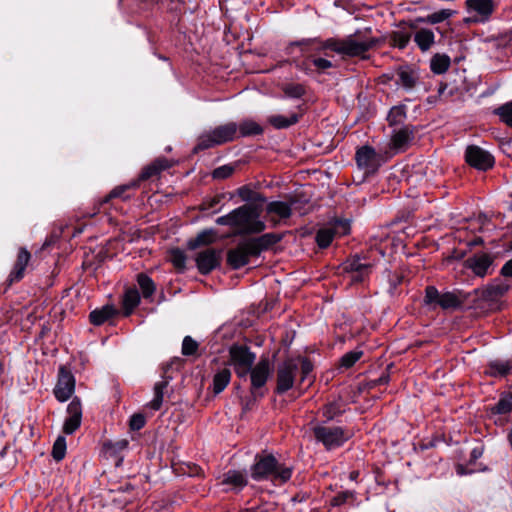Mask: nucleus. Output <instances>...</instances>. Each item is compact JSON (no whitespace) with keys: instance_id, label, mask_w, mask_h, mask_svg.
<instances>
[{"instance_id":"nucleus-28","label":"nucleus","mask_w":512,"mask_h":512,"mask_svg":"<svg viewBox=\"0 0 512 512\" xmlns=\"http://www.w3.org/2000/svg\"><path fill=\"white\" fill-rule=\"evenodd\" d=\"M298 115L295 113L286 117L283 115H272L268 118V122L277 129L287 128L298 122Z\"/></svg>"},{"instance_id":"nucleus-27","label":"nucleus","mask_w":512,"mask_h":512,"mask_svg":"<svg viewBox=\"0 0 512 512\" xmlns=\"http://www.w3.org/2000/svg\"><path fill=\"white\" fill-rule=\"evenodd\" d=\"M414 40L422 51H427L434 43V33L429 29H420Z\"/></svg>"},{"instance_id":"nucleus-32","label":"nucleus","mask_w":512,"mask_h":512,"mask_svg":"<svg viewBox=\"0 0 512 512\" xmlns=\"http://www.w3.org/2000/svg\"><path fill=\"white\" fill-rule=\"evenodd\" d=\"M140 296L137 290L130 289L127 290L124 299H123V307L125 309V315L128 316L132 310L139 304Z\"/></svg>"},{"instance_id":"nucleus-8","label":"nucleus","mask_w":512,"mask_h":512,"mask_svg":"<svg viewBox=\"0 0 512 512\" xmlns=\"http://www.w3.org/2000/svg\"><path fill=\"white\" fill-rule=\"evenodd\" d=\"M465 3L467 12L471 15L468 21L484 22L494 11L493 0H466Z\"/></svg>"},{"instance_id":"nucleus-47","label":"nucleus","mask_w":512,"mask_h":512,"mask_svg":"<svg viewBox=\"0 0 512 512\" xmlns=\"http://www.w3.org/2000/svg\"><path fill=\"white\" fill-rule=\"evenodd\" d=\"M410 41V35L406 32L396 31L392 34V43L394 46L402 49Z\"/></svg>"},{"instance_id":"nucleus-56","label":"nucleus","mask_w":512,"mask_h":512,"mask_svg":"<svg viewBox=\"0 0 512 512\" xmlns=\"http://www.w3.org/2000/svg\"><path fill=\"white\" fill-rule=\"evenodd\" d=\"M145 425V418L141 414H135L130 419V428L132 430H139Z\"/></svg>"},{"instance_id":"nucleus-41","label":"nucleus","mask_w":512,"mask_h":512,"mask_svg":"<svg viewBox=\"0 0 512 512\" xmlns=\"http://www.w3.org/2000/svg\"><path fill=\"white\" fill-rule=\"evenodd\" d=\"M170 260L173 263L174 267L178 270H184L185 269V263H186V256L183 253V251L179 249H173L170 252Z\"/></svg>"},{"instance_id":"nucleus-54","label":"nucleus","mask_w":512,"mask_h":512,"mask_svg":"<svg viewBox=\"0 0 512 512\" xmlns=\"http://www.w3.org/2000/svg\"><path fill=\"white\" fill-rule=\"evenodd\" d=\"M234 169L231 166H221L213 171V177L215 179H225L232 175Z\"/></svg>"},{"instance_id":"nucleus-21","label":"nucleus","mask_w":512,"mask_h":512,"mask_svg":"<svg viewBox=\"0 0 512 512\" xmlns=\"http://www.w3.org/2000/svg\"><path fill=\"white\" fill-rule=\"evenodd\" d=\"M31 258V254L25 249L20 248L17 255V260L15 262L14 268L10 273V281H18L22 279L24 275V270L28 265Z\"/></svg>"},{"instance_id":"nucleus-26","label":"nucleus","mask_w":512,"mask_h":512,"mask_svg":"<svg viewBox=\"0 0 512 512\" xmlns=\"http://www.w3.org/2000/svg\"><path fill=\"white\" fill-rule=\"evenodd\" d=\"M451 64L450 57L446 54H435L430 61V68L435 74L445 73Z\"/></svg>"},{"instance_id":"nucleus-1","label":"nucleus","mask_w":512,"mask_h":512,"mask_svg":"<svg viewBox=\"0 0 512 512\" xmlns=\"http://www.w3.org/2000/svg\"><path fill=\"white\" fill-rule=\"evenodd\" d=\"M260 213V209L254 205H243L217 218L216 223L233 227L238 234L260 233L266 228L265 223L259 219Z\"/></svg>"},{"instance_id":"nucleus-62","label":"nucleus","mask_w":512,"mask_h":512,"mask_svg":"<svg viewBox=\"0 0 512 512\" xmlns=\"http://www.w3.org/2000/svg\"><path fill=\"white\" fill-rule=\"evenodd\" d=\"M482 454V452L480 450H477V449H474L473 452H472V456L473 458H477L479 457L480 455Z\"/></svg>"},{"instance_id":"nucleus-9","label":"nucleus","mask_w":512,"mask_h":512,"mask_svg":"<svg viewBox=\"0 0 512 512\" xmlns=\"http://www.w3.org/2000/svg\"><path fill=\"white\" fill-rule=\"evenodd\" d=\"M314 434L328 448L339 446L348 439V436L339 427H316Z\"/></svg>"},{"instance_id":"nucleus-17","label":"nucleus","mask_w":512,"mask_h":512,"mask_svg":"<svg viewBox=\"0 0 512 512\" xmlns=\"http://www.w3.org/2000/svg\"><path fill=\"white\" fill-rule=\"evenodd\" d=\"M250 378L253 388L262 387L270 375V363L267 358H262L254 368L250 369Z\"/></svg>"},{"instance_id":"nucleus-31","label":"nucleus","mask_w":512,"mask_h":512,"mask_svg":"<svg viewBox=\"0 0 512 512\" xmlns=\"http://www.w3.org/2000/svg\"><path fill=\"white\" fill-rule=\"evenodd\" d=\"M240 136L259 135L263 132L262 127L253 120H244L238 126Z\"/></svg>"},{"instance_id":"nucleus-46","label":"nucleus","mask_w":512,"mask_h":512,"mask_svg":"<svg viewBox=\"0 0 512 512\" xmlns=\"http://www.w3.org/2000/svg\"><path fill=\"white\" fill-rule=\"evenodd\" d=\"M330 227L333 229L335 236H343L350 231V224L346 220H336L334 223L330 224Z\"/></svg>"},{"instance_id":"nucleus-19","label":"nucleus","mask_w":512,"mask_h":512,"mask_svg":"<svg viewBox=\"0 0 512 512\" xmlns=\"http://www.w3.org/2000/svg\"><path fill=\"white\" fill-rule=\"evenodd\" d=\"M250 243V249L254 255L259 256L264 250H267L272 245L281 240V236L275 233H266L257 238L247 239Z\"/></svg>"},{"instance_id":"nucleus-38","label":"nucleus","mask_w":512,"mask_h":512,"mask_svg":"<svg viewBox=\"0 0 512 512\" xmlns=\"http://www.w3.org/2000/svg\"><path fill=\"white\" fill-rule=\"evenodd\" d=\"M138 284L145 298L150 297L155 291V285L153 281L144 274H140L138 276Z\"/></svg>"},{"instance_id":"nucleus-20","label":"nucleus","mask_w":512,"mask_h":512,"mask_svg":"<svg viewBox=\"0 0 512 512\" xmlns=\"http://www.w3.org/2000/svg\"><path fill=\"white\" fill-rule=\"evenodd\" d=\"M372 264L362 262L359 256H355L346 262L345 270L353 273L352 281H361L363 276L371 269Z\"/></svg>"},{"instance_id":"nucleus-15","label":"nucleus","mask_w":512,"mask_h":512,"mask_svg":"<svg viewBox=\"0 0 512 512\" xmlns=\"http://www.w3.org/2000/svg\"><path fill=\"white\" fill-rule=\"evenodd\" d=\"M195 260L200 273L207 274L219 265L220 252L206 249L198 253Z\"/></svg>"},{"instance_id":"nucleus-63","label":"nucleus","mask_w":512,"mask_h":512,"mask_svg":"<svg viewBox=\"0 0 512 512\" xmlns=\"http://www.w3.org/2000/svg\"><path fill=\"white\" fill-rule=\"evenodd\" d=\"M350 477H351V479L357 478L358 477V472H356V471L352 472Z\"/></svg>"},{"instance_id":"nucleus-10","label":"nucleus","mask_w":512,"mask_h":512,"mask_svg":"<svg viewBox=\"0 0 512 512\" xmlns=\"http://www.w3.org/2000/svg\"><path fill=\"white\" fill-rule=\"evenodd\" d=\"M250 249L248 240L241 241L236 248L231 249L227 254V263L233 269H239L248 264L250 257H256Z\"/></svg>"},{"instance_id":"nucleus-14","label":"nucleus","mask_w":512,"mask_h":512,"mask_svg":"<svg viewBox=\"0 0 512 512\" xmlns=\"http://www.w3.org/2000/svg\"><path fill=\"white\" fill-rule=\"evenodd\" d=\"M68 417L63 424V432L65 434L74 433L81 424L82 419V407L78 399H74L67 408Z\"/></svg>"},{"instance_id":"nucleus-53","label":"nucleus","mask_w":512,"mask_h":512,"mask_svg":"<svg viewBox=\"0 0 512 512\" xmlns=\"http://www.w3.org/2000/svg\"><path fill=\"white\" fill-rule=\"evenodd\" d=\"M313 42H314V40H312V39H304L301 41L292 42L287 47V53L292 54L293 48L295 46L300 47L302 52H306L308 50V47L311 46L313 44Z\"/></svg>"},{"instance_id":"nucleus-22","label":"nucleus","mask_w":512,"mask_h":512,"mask_svg":"<svg viewBox=\"0 0 512 512\" xmlns=\"http://www.w3.org/2000/svg\"><path fill=\"white\" fill-rule=\"evenodd\" d=\"M413 139V131L410 127H404L397 131H395L392 135V147L397 150L401 151L407 148V146L410 144L411 140Z\"/></svg>"},{"instance_id":"nucleus-12","label":"nucleus","mask_w":512,"mask_h":512,"mask_svg":"<svg viewBox=\"0 0 512 512\" xmlns=\"http://www.w3.org/2000/svg\"><path fill=\"white\" fill-rule=\"evenodd\" d=\"M75 389L74 376L66 371L63 367L60 368L58 382L54 389L56 398L64 402L70 398Z\"/></svg>"},{"instance_id":"nucleus-37","label":"nucleus","mask_w":512,"mask_h":512,"mask_svg":"<svg viewBox=\"0 0 512 512\" xmlns=\"http://www.w3.org/2000/svg\"><path fill=\"white\" fill-rule=\"evenodd\" d=\"M128 441L126 439H121L116 442H109L104 444L105 454L107 456H116V454L120 451H123L127 448Z\"/></svg>"},{"instance_id":"nucleus-50","label":"nucleus","mask_w":512,"mask_h":512,"mask_svg":"<svg viewBox=\"0 0 512 512\" xmlns=\"http://www.w3.org/2000/svg\"><path fill=\"white\" fill-rule=\"evenodd\" d=\"M343 410V405L340 402L331 403L324 408V415L328 419H332Z\"/></svg>"},{"instance_id":"nucleus-25","label":"nucleus","mask_w":512,"mask_h":512,"mask_svg":"<svg viewBox=\"0 0 512 512\" xmlns=\"http://www.w3.org/2000/svg\"><path fill=\"white\" fill-rule=\"evenodd\" d=\"M116 309L112 305H105L90 313V321L94 325H101L116 314Z\"/></svg>"},{"instance_id":"nucleus-11","label":"nucleus","mask_w":512,"mask_h":512,"mask_svg":"<svg viewBox=\"0 0 512 512\" xmlns=\"http://www.w3.org/2000/svg\"><path fill=\"white\" fill-rule=\"evenodd\" d=\"M466 161L479 170H487L494 164L493 156L478 146L467 147Z\"/></svg>"},{"instance_id":"nucleus-55","label":"nucleus","mask_w":512,"mask_h":512,"mask_svg":"<svg viewBox=\"0 0 512 512\" xmlns=\"http://www.w3.org/2000/svg\"><path fill=\"white\" fill-rule=\"evenodd\" d=\"M311 61L319 72L325 71L332 67L331 61L324 58H312Z\"/></svg>"},{"instance_id":"nucleus-39","label":"nucleus","mask_w":512,"mask_h":512,"mask_svg":"<svg viewBox=\"0 0 512 512\" xmlns=\"http://www.w3.org/2000/svg\"><path fill=\"white\" fill-rule=\"evenodd\" d=\"M502 122L512 128V102L506 103L496 110Z\"/></svg>"},{"instance_id":"nucleus-59","label":"nucleus","mask_w":512,"mask_h":512,"mask_svg":"<svg viewBox=\"0 0 512 512\" xmlns=\"http://www.w3.org/2000/svg\"><path fill=\"white\" fill-rule=\"evenodd\" d=\"M348 497V493H344L342 495H338L332 500L333 505H340L345 502L346 498Z\"/></svg>"},{"instance_id":"nucleus-23","label":"nucleus","mask_w":512,"mask_h":512,"mask_svg":"<svg viewBox=\"0 0 512 512\" xmlns=\"http://www.w3.org/2000/svg\"><path fill=\"white\" fill-rule=\"evenodd\" d=\"M485 373L492 377H505L512 374V361L495 360L488 364Z\"/></svg>"},{"instance_id":"nucleus-4","label":"nucleus","mask_w":512,"mask_h":512,"mask_svg":"<svg viewBox=\"0 0 512 512\" xmlns=\"http://www.w3.org/2000/svg\"><path fill=\"white\" fill-rule=\"evenodd\" d=\"M252 476L255 478L273 477L288 480L292 477V468L279 463L272 454L263 452L255 457Z\"/></svg>"},{"instance_id":"nucleus-44","label":"nucleus","mask_w":512,"mask_h":512,"mask_svg":"<svg viewBox=\"0 0 512 512\" xmlns=\"http://www.w3.org/2000/svg\"><path fill=\"white\" fill-rule=\"evenodd\" d=\"M405 118V110L402 107H393L388 114V121L390 125L401 123Z\"/></svg>"},{"instance_id":"nucleus-64","label":"nucleus","mask_w":512,"mask_h":512,"mask_svg":"<svg viewBox=\"0 0 512 512\" xmlns=\"http://www.w3.org/2000/svg\"><path fill=\"white\" fill-rule=\"evenodd\" d=\"M236 483L239 484L240 487H242L244 482L239 481V482H236Z\"/></svg>"},{"instance_id":"nucleus-58","label":"nucleus","mask_w":512,"mask_h":512,"mask_svg":"<svg viewBox=\"0 0 512 512\" xmlns=\"http://www.w3.org/2000/svg\"><path fill=\"white\" fill-rule=\"evenodd\" d=\"M501 274L505 277H512V259L504 264L501 269Z\"/></svg>"},{"instance_id":"nucleus-24","label":"nucleus","mask_w":512,"mask_h":512,"mask_svg":"<svg viewBox=\"0 0 512 512\" xmlns=\"http://www.w3.org/2000/svg\"><path fill=\"white\" fill-rule=\"evenodd\" d=\"M216 240V232L213 229H207L200 232L195 238L188 241V248L191 250L201 246L212 244Z\"/></svg>"},{"instance_id":"nucleus-61","label":"nucleus","mask_w":512,"mask_h":512,"mask_svg":"<svg viewBox=\"0 0 512 512\" xmlns=\"http://www.w3.org/2000/svg\"><path fill=\"white\" fill-rule=\"evenodd\" d=\"M389 381V377L388 376H381L378 380L376 381H373V385H376V384H386L388 383Z\"/></svg>"},{"instance_id":"nucleus-16","label":"nucleus","mask_w":512,"mask_h":512,"mask_svg":"<svg viewBox=\"0 0 512 512\" xmlns=\"http://www.w3.org/2000/svg\"><path fill=\"white\" fill-rule=\"evenodd\" d=\"M171 166L172 162L168 159L164 157L157 158L142 169L137 181L158 178L162 171L169 169Z\"/></svg>"},{"instance_id":"nucleus-60","label":"nucleus","mask_w":512,"mask_h":512,"mask_svg":"<svg viewBox=\"0 0 512 512\" xmlns=\"http://www.w3.org/2000/svg\"><path fill=\"white\" fill-rule=\"evenodd\" d=\"M227 480H243V475L240 472H233Z\"/></svg>"},{"instance_id":"nucleus-13","label":"nucleus","mask_w":512,"mask_h":512,"mask_svg":"<svg viewBox=\"0 0 512 512\" xmlns=\"http://www.w3.org/2000/svg\"><path fill=\"white\" fill-rule=\"evenodd\" d=\"M356 161L358 167L367 173L376 171L380 165L379 156L370 146H363L357 150Z\"/></svg>"},{"instance_id":"nucleus-6","label":"nucleus","mask_w":512,"mask_h":512,"mask_svg":"<svg viewBox=\"0 0 512 512\" xmlns=\"http://www.w3.org/2000/svg\"><path fill=\"white\" fill-rule=\"evenodd\" d=\"M255 359V354L247 346L234 344L229 348L228 362L239 377L249 374Z\"/></svg>"},{"instance_id":"nucleus-3","label":"nucleus","mask_w":512,"mask_h":512,"mask_svg":"<svg viewBox=\"0 0 512 512\" xmlns=\"http://www.w3.org/2000/svg\"><path fill=\"white\" fill-rule=\"evenodd\" d=\"M373 38H364L359 33L350 35L342 40H328L324 48L348 57L364 56L375 45Z\"/></svg>"},{"instance_id":"nucleus-35","label":"nucleus","mask_w":512,"mask_h":512,"mask_svg":"<svg viewBox=\"0 0 512 512\" xmlns=\"http://www.w3.org/2000/svg\"><path fill=\"white\" fill-rule=\"evenodd\" d=\"M333 229L330 226L323 227L316 234V242L320 248L328 247L334 238Z\"/></svg>"},{"instance_id":"nucleus-5","label":"nucleus","mask_w":512,"mask_h":512,"mask_svg":"<svg viewBox=\"0 0 512 512\" xmlns=\"http://www.w3.org/2000/svg\"><path fill=\"white\" fill-rule=\"evenodd\" d=\"M238 126L234 122H229L215 127L209 132H205L198 138V143L194 151L209 149L211 147L224 144L236 138Z\"/></svg>"},{"instance_id":"nucleus-36","label":"nucleus","mask_w":512,"mask_h":512,"mask_svg":"<svg viewBox=\"0 0 512 512\" xmlns=\"http://www.w3.org/2000/svg\"><path fill=\"white\" fill-rule=\"evenodd\" d=\"M437 304L443 309H453L459 307L461 305V301L454 293L447 292L441 294Z\"/></svg>"},{"instance_id":"nucleus-43","label":"nucleus","mask_w":512,"mask_h":512,"mask_svg":"<svg viewBox=\"0 0 512 512\" xmlns=\"http://www.w3.org/2000/svg\"><path fill=\"white\" fill-rule=\"evenodd\" d=\"M198 350V343L191 336H186L182 343V354L185 356H192Z\"/></svg>"},{"instance_id":"nucleus-51","label":"nucleus","mask_w":512,"mask_h":512,"mask_svg":"<svg viewBox=\"0 0 512 512\" xmlns=\"http://www.w3.org/2000/svg\"><path fill=\"white\" fill-rule=\"evenodd\" d=\"M399 84L405 88H412L415 84V78L411 73L406 70H401L399 72Z\"/></svg>"},{"instance_id":"nucleus-42","label":"nucleus","mask_w":512,"mask_h":512,"mask_svg":"<svg viewBox=\"0 0 512 512\" xmlns=\"http://www.w3.org/2000/svg\"><path fill=\"white\" fill-rule=\"evenodd\" d=\"M453 15V11L450 9H443L428 15L425 19L426 22L436 24L442 22Z\"/></svg>"},{"instance_id":"nucleus-45","label":"nucleus","mask_w":512,"mask_h":512,"mask_svg":"<svg viewBox=\"0 0 512 512\" xmlns=\"http://www.w3.org/2000/svg\"><path fill=\"white\" fill-rule=\"evenodd\" d=\"M362 355H363L362 351H351V352L346 353L341 358V366L350 368L361 358Z\"/></svg>"},{"instance_id":"nucleus-48","label":"nucleus","mask_w":512,"mask_h":512,"mask_svg":"<svg viewBox=\"0 0 512 512\" xmlns=\"http://www.w3.org/2000/svg\"><path fill=\"white\" fill-rule=\"evenodd\" d=\"M138 181L131 183L130 185H122L114 188L103 200L102 203L108 202L112 198L122 197L124 192L130 187H137Z\"/></svg>"},{"instance_id":"nucleus-34","label":"nucleus","mask_w":512,"mask_h":512,"mask_svg":"<svg viewBox=\"0 0 512 512\" xmlns=\"http://www.w3.org/2000/svg\"><path fill=\"white\" fill-rule=\"evenodd\" d=\"M167 381L157 382L154 386V398L149 403V407L153 410H159L163 402V391L167 387Z\"/></svg>"},{"instance_id":"nucleus-29","label":"nucleus","mask_w":512,"mask_h":512,"mask_svg":"<svg viewBox=\"0 0 512 512\" xmlns=\"http://www.w3.org/2000/svg\"><path fill=\"white\" fill-rule=\"evenodd\" d=\"M231 372L229 369L224 368L215 374L213 379V391L218 394L222 392L230 382Z\"/></svg>"},{"instance_id":"nucleus-57","label":"nucleus","mask_w":512,"mask_h":512,"mask_svg":"<svg viewBox=\"0 0 512 512\" xmlns=\"http://www.w3.org/2000/svg\"><path fill=\"white\" fill-rule=\"evenodd\" d=\"M187 470L188 471L185 473L187 474L188 477H206L204 471L196 465H187Z\"/></svg>"},{"instance_id":"nucleus-7","label":"nucleus","mask_w":512,"mask_h":512,"mask_svg":"<svg viewBox=\"0 0 512 512\" xmlns=\"http://www.w3.org/2000/svg\"><path fill=\"white\" fill-rule=\"evenodd\" d=\"M495 256L487 252H478L468 257L464 266L472 271L477 277H485L493 270Z\"/></svg>"},{"instance_id":"nucleus-49","label":"nucleus","mask_w":512,"mask_h":512,"mask_svg":"<svg viewBox=\"0 0 512 512\" xmlns=\"http://www.w3.org/2000/svg\"><path fill=\"white\" fill-rule=\"evenodd\" d=\"M284 92L289 97L299 98L304 94L305 89L300 84H288L284 87Z\"/></svg>"},{"instance_id":"nucleus-2","label":"nucleus","mask_w":512,"mask_h":512,"mask_svg":"<svg viewBox=\"0 0 512 512\" xmlns=\"http://www.w3.org/2000/svg\"><path fill=\"white\" fill-rule=\"evenodd\" d=\"M313 370V365L305 358H290L284 360L277 368L278 393H284L294 385L296 376L300 373V382H304Z\"/></svg>"},{"instance_id":"nucleus-18","label":"nucleus","mask_w":512,"mask_h":512,"mask_svg":"<svg viewBox=\"0 0 512 512\" xmlns=\"http://www.w3.org/2000/svg\"><path fill=\"white\" fill-rule=\"evenodd\" d=\"M267 214L271 215L270 221L276 226L280 220L288 219L292 214L291 204L282 201H273L266 206Z\"/></svg>"},{"instance_id":"nucleus-33","label":"nucleus","mask_w":512,"mask_h":512,"mask_svg":"<svg viewBox=\"0 0 512 512\" xmlns=\"http://www.w3.org/2000/svg\"><path fill=\"white\" fill-rule=\"evenodd\" d=\"M493 413L506 414L512 412V393H505L491 409Z\"/></svg>"},{"instance_id":"nucleus-52","label":"nucleus","mask_w":512,"mask_h":512,"mask_svg":"<svg viewBox=\"0 0 512 512\" xmlns=\"http://www.w3.org/2000/svg\"><path fill=\"white\" fill-rule=\"evenodd\" d=\"M441 294L433 286H428L425 291V302L427 304L438 303Z\"/></svg>"},{"instance_id":"nucleus-40","label":"nucleus","mask_w":512,"mask_h":512,"mask_svg":"<svg viewBox=\"0 0 512 512\" xmlns=\"http://www.w3.org/2000/svg\"><path fill=\"white\" fill-rule=\"evenodd\" d=\"M66 452V441L65 438L60 436L57 438L53 445L52 456L56 461H60L64 458Z\"/></svg>"},{"instance_id":"nucleus-30","label":"nucleus","mask_w":512,"mask_h":512,"mask_svg":"<svg viewBox=\"0 0 512 512\" xmlns=\"http://www.w3.org/2000/svg\"><path fill=\"white\" fill-rule=\"evenodd\" d=\"M508 287L502 284L489 285L481 290V296L486 300H496L504 295Z\"/></svg>"}]
</instances>
